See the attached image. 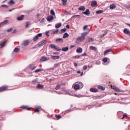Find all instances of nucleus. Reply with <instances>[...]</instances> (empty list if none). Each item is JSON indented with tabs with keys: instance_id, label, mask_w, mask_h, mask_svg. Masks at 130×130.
Wrapping results in <instances>:
<instances>
[{
	"instance_id": "40",
	"label": "nucleus",
	"mask_w": 130,
	"mask_h": 130,
	"mask_svg": "<svg viewBox=\"0 0 130 130\" xmlns=\"http://www.w3.org/2000/svg\"><path fill=\"white\" fill-rule=\"evenodd\" d=\"M111 51V49H109L107 50H106L104 52V54H107V53H108V52H110Z\"/></svg>"
},
{
	"instance_id": "36",
	"label": "nucleus",
	"mask_w": 130,
	"mask_h": 130,
	"mask_svg": "<svg viewBox=\"0 0 130 130\" xmlns=\"http://www.w3.org/2000/svg\"><path fill=\"white\" fill-rule=\"evenodd\" d=\"M7 43V41L3 42L2 44H0L1 46V48H3L5 45H6V44Z\"/></svg>"
},
{
	"instance_id": "55",
	"label": "nucleus",
	"mask_w": 130,
	"mask_h": 130,
	"mask_svg": "<svg viewBox=\"0 0 130 130\" xmlns=\"http://www.w3.org/2000/svg\"><path fill=\"white\" fill-rule=\"evenodd\" d=\"M75 96L76 97L78 98H80L82 97V96H81V95H77V94H75Z\"/></svg>"
},
{
	"instance_id": "8",
	"label": "nucleus",
	"mask_w": 130,
	"mask_h": 130,
	"mask_svg": "<svg viewBox=\"0 0 130 130\" xmlns=\"http://www.w3.org/2000/svg\"><path fill=\"white\" fill-rule=\"evenodd\" d=\"M49 57H47L45 56H43L40 59V61H47V60H49Z\"/></svg>"
},
{
	"instance_id": "3",
	"label": "nucleus",
	"mask_w": 130,
	"mask_h": 130,
	"mask_svg": "<svg viewBox=\"0 0 130 130\" xmlns=\"http://www.w3.org/2000/svg\"><path fill=\"white\" fill-rule=\"evenodd\" d=\"M57 94H58L59 95L64 94V95H71V93L69 92L67 90L63 89L62 90V91H56Z\"/></svg>"
},
{
	"instance_id": "51",
	"label": "nucleus",
	"mask_w": 130,
	"mask_h": 130,
	"mask_svg": "<svg viewBox=\"0 0 130 130\" xmlns=\"http://www.w3.org/2000/svg\"><path fill=\"white\" fill-rule=\"evenodd\" d=\"M59 64V63H55L54 64V68H57V66Z\"/></svg>"
},
{
	"instance_id": "9",
	"label": "nucleus",
	"mask_w": 130,
	"mask_h": 130,
	"mask_svg": "<svg viewBox=\"0 0 130 130\" xmlns=\"http://www.w3.org/2000/svg\"><path fill=\"white\" fill-rule=\"evenodd\" d=\"M87 31H88L87 32H84L81 34V36L82 37H84V39H86V36H87V35H88V33H89L90 29H87Z\"/></svg>"
},
{
	"instance_id": "60",
	"label": "nucleus",
	"mask_w": 130,
	"mask_h": 130,
	"mask_svg": "<svg viewBox=\"0 0 130 130\" xmlns=\"http://www.w3.org/2000/svg\"><path fill=\"white\" fill-rule=\"evenodd\" d=\"M76 108H74L73 110H69V111H73V110H76Z\"/></svg>"
},
{
	"instance_id": "4",
	"label": "nucleus",
	"mask_w": 130,
	"mask_h": 130,
	"mask_svg": "<svg viewBox=\"0 0 130 130\" xmlns=\"http://www.w3.org/2000/svg\"><path fill=\"white\" fill-rule=\"evenodd\" d=\"M49 46L50 48H54V49H56V50H57L58 51L61 50V49H60V48L56 46V45L54 44H50Z\"/></svg>"
},
{
	"instance_id": "57",
	"label": "nucleus",
	"mask_w": 130,
	"mask_h": 130,
	"mask_svg": "<svg viewBox=\"0 0 130 130\" xmlns=\"http://www.w3.org/2000/svg\"><path fill=\"white\" fill-rule=\"evenodd\" d=\"M74 66H75V68H77V67H78V63H77L76 62H75Z\"/></svg>"
},
{
	"instance_id": "29",
	"label": "nucleus",
	"mask_w": 130,
	"mask_h": 130,
	"mask_svg": "<svg viewBox=\"0 0 130 130\" xmlns=\"http://www.w3.org/2000/svg\"><path fill=\"white\" fill-rule=\"evenodd\" d=\"M61 26V23H58L55 24V27L57 29V28H59Z\"/></svg>"
},
{
	"instance_id": "31",
	"label": "nucleus",
	"mask_w": 130,
	"mask_h": 130,
	"mask_svg": "<svg viewBox=\"0 0 130 130\" xmlns=\"http://www.w3.org/2000/svg\"><path fill=\"white\" fill-rule=\"evenodd\" d=\"M78 10H79V11H85V10H86V8H85L84 6H81L78 8Z\"/></svg>"
},
{
	"instance_id": "41",
	"label": "nucleus",
	"mask_w": 130,
	"mask_h": 130,
	"mask_svg": "<svg viewBox=\"0 0 130 130\" xmlns=\"http://www.w3.org/2000/svg\"><path fill=\"white\" fill-rule=\"evenodd\" d=\"M50 14L52 16H55V12H54V11L53 10H51L50 11Z\"/></svg>"
},
{
	"instance_id": "49",
	"label": "nucleus",
	"mask_w": 130,
	"mask_h": 130,
	"mask_svg": "<svg viewBox=\"0 0 130 130\" xmlns=\"http://www.w3.org/2000/svg\"><path fill=\"white\" fill-rule=\"evenodd\" d=\"M1 7L2 8H9V6L6 5H1Z\"/></svg>"
},
{
	"instance_id": "22",
	"label": "nucleus",
	"mask_w": 130,
	"mask_h": 130,
	"mask_svg": "<svg viewBox=\"0 0 130 130\" xmlns=\"http://www.w3.org/2000/svg\"><path fill=\"white\" fill-rule=\"evenodd\" d=\"M61 50L64 52L69 51V47H63L61 48Z\"/></svg>"
},
{
	"instance_id": "42",
	"label": "nucleus",
	"mask_w": 130,
	"mask_h": 130,
	"mask_svg": "<svg viewBox=\"0 0 130 130\" xmlns=\"http://www.w3.org/2000/svg\"><path fill=\"white\" fill-rule=\"evenodd\" d=\"M67 31V28H62L60 30V33H64Z\"/></svg>"
},
{
	"instance_id": "23",
	"label": "nucleus",
	"mask_w": 130,
	"mask_h": 130,
	"mask_svg": "<svg viewBox=\"0 0 130 130\" xmlns=\"http://www.w3.org/2000/svg\"><path fill=\"white\" fill-rule=\"evenodd\" d=\"M21 108L23 109H26L27 110H31V108H28V106H22L21 107Z\"/></svg>"
},
{
	"instance_id": "56",
	"label": "nucleus",
	"mask_w": 130,
	"mask_h": 130,
	"mask_svg": "<svg viewBox=\"0 0 130 130\" xmlns=\"http://www.w3.org/2000/svg\"><path fill=\"white\" fill-rule=\"evenodd\" d=\"M48 33H49V32H46V36H48V37H49L50 35H49V34H48Z\"/></svg>"
},
{
	"instance_id": "35",
	"label": "nucleus",
	"mask_w": 130,
	"mask_h": 130,
	"mask_svg": "<svg viewBox=\"0 0 130 130\" xmlns=\"http://www.w3.org/2000/svg\"><path fill=\"white\" fill-rule=\"evenodd\" d=\"M98 89H101L103 91H104V90H105V87H104L101 85L98 86Z\"/></svg>"
},
{
	"instance_id": "18",
	"label": "nucleus",
	"mask_w": 130,
	"mask_h": 130,
	"mask_svg": "<svg viewBox=\"0 0 130 130\" xmlns=\"http://www.w3.org/2000/svg\"><path fill=\"white\" fill-rule=\"evenodd\" d=\"M90 92H93V93H97L98 92V89L97 88H91L90 89Z\"/></svg>"
},
{
	"instance_id": "5",
	"label": "nucleus",
	"mask_w": 130,
	"mask_h": 130,
	"mask_svg": "<svg viewBox=\"0 0 130 130\" xmlns=\"http://www.w3.org/2000/svg\"><path fill=\"white\" fill-rule=\"evenodd\" d=\"M46 44V40H42L41 42L39 43L37 45V47H40L41 46H43V45H45Z\"/></svg>"
},
{
	"instance_id": "44",
	"label": "nucleus",
	"mask_w": 130,
	"mask_h": 130,
	"mask_svg": "<svg viewBox=\"0 0 130 130\" xmlns=\"http://www.w3.org/2000/svg\"><path fill=\"white\" fill-rule=\"evenodd\" d=\"M103 13V10H99L96 12V14H102Z\"/></svg>"
},
{
	"instance_id": "37",
	"label": "nucleus",
	"mask_w": 130,
	"mask_h": 130,
	"mask_svg": "<svg viewBox=\"0 0 130 130\" xmlns=\"http://www.w3.org/2000/svg\"><path fill=\"white\" fill-rule=\"evenodd\" d=\"M42 71H43V69H37L34 71V73H39L40 72H42Z\"/></svg>"
},
{
	"instance_id": "26",
	"label": "nucleus",
	"mask_w": 130,
	"mask_h": 130,
	"mask_svg": "<svg viewBox=\"0 0 130 130\" xmlns=\"http://www.w3.org/2000/svg\"><path fill=\"white\" fill-rule=\"evenodd\" d=\"M89 49H90V50H94L95 51L97 50V48L93 46H90L89 47Z\"/></svg>"
},
{
	"instance_id": "61",
	"label": "nucleus",
	"mask_w": 130,
	"mask_h": 130,
	"mask_svg": "<svg viewBox=\"0 0 130 130\" xmlns=\"http://www.w3.org/2000/svg\"><path fill=\"white\" fill-rule=\"evenodd\" d=\"M53 54H59V52H53Z\"/></svg>"
},
{
	"instance_id": "24",
	"label": "nucleus",
	"mask_w": 130,
	"mask_h": 130,
	"mask_svg": "<svg viewBox=\"0 0 130 130\" xmlns=\"http://www.w3.org/2000/svg\"><path fill=\"white\" fill-rule=\"evenodd\" d=\"M116 8V6L114 4H112L110 6V10H113V9H115Z\"/></svg>"
},
{
	"instance_id": "20",
	"label": "nucleus",
	"mask_w": 130,
	"mask_h": 130,
	"mask_svg": "<svg viewBox=\"0 0 130 130\" xmlns=\"http://www.w3.org/2000/svg\"><path fill=\"white\" fill-rule=\"evenodd\" d=\"M8 89V86H3L2 87H0V92L2 91H5V90H7Z\"/></svg>"
},
{
	"instance_id": "33",
	"label": "nucleus",
	"mask_w": 130,
	"mask_h": 130,
	"mask_svg": "<svg viewBox=\"0 0 130 130\" xmlns=\"http://www.w3.org/2000/svg\"><path fill=\"white\" fill-rule=\"evenodd\" d=\"M9 6H12L13 5H15V2L13 0H11L9 3H8Z\"/></svg>"
},
{
	"instance_id": "45",
	"label": "nucleus",
	"mask_w": 130,
	"mask_h": 130,
	"mask_svg": "<svg viewBox=\"0 0 130 130\" xmlns=\"http://www.w3.org/2000/svg\"><path fill=\"white\" fill-rule=\"evenodd\" d=\"M55 117L56 118H57V119H60V118H61V116L59 115H56Z\"/></svg>"
},
{
	"instance_id": "50",
	"label": "nucleus",
	"mask_w": 130,
	"mask_h": 130,
	"mask_svg": "<svg viewBox=\"0 0 130 130\" xmlns=\"http://www.w3.org/2000/svg\"><path fill=\"white\" fill-rule=\"evenodd\" d=\"M81 56H82V55H76L75 56H74V57H75V58H80V57H81Z\"/></svg>"
},
{
	"instance_id": "21",
	"label": "nucleus",
	"mask_w": 130,
	"mask_h": 130,
	"mask_svg": "<svg viewBox=\"0 0 130 130\" xmlns=\"http://www.w3.org/2000/svg\"><path fill=\"white\" fill-rule=\"evenodd\" d=\"M37 88L38 89H43V88H44V86H43V85H41L40 84H38L37 85Z\"/></svg>"
},
{
	"instance_id": "2",
	"label": "nucleus",
	"mask_w": 130,
	"mask_h": 130,
	"mask_svg": "<svg viewBox=\"0 0 130 130\" xmlns=\"http://www.w3.org/2000/svg\"><path fill=\"white\" fill-rule=\"evenodd\" d=\"M78 83H75L73 84V88L74 90H79V89L80 88V89H82L83 87H84V84L82 83L81 82H77Z\"/></svg>"
},
{
	"instance_id": "7",
	"label": "nucleus",
	"mask_w": 130,
	"mask_h": 130,
	"mask_svg": "<svg viewBox=\"0 0 130 130\" xmlns=\"http://www.w3.org/2000/svg\"><path fill=\"white\" fill-rule=\"evenodd\" d=\"M42 36V33H40L38 35H36V36H35L34 38V41H37L38 39H39V37H41Z\"/></svg>"
},
{
	"instance_id": "15",
	"label": "nucleus",
	"mask_w": 130,
	"mask_h": 130,
	"mask_svg": "<svg viewBox=\"0 0 130 130\" xmlns=\"http://www.w3.org/2000/svg\"><path fill=\"white\" fill-rule=\"evenodd\" d=\"M82 14H84L86 16H89V15H90V10H89V9H86L85 12H82Z\"/></svg>"
},
{
	"instance_id": "53",
	"label": "nucleus",
	"mask_w": 130,
	"mask_h": 130,
	"mask_svg": "<svg viewBox=\"0 0 130 130\" xmlns=\"http://www.w3.org/2000/svg\"><path fill=\"white\" fill-rule=\"evenodd\" d=\"M12 31H13V28H10L7 30V32H12Z\"/></svg>"
},
{
	"instance_id": "48",
	"label": "nucleus",
	"mask_w": 130,
	"mask_h": 130,
	"mask_svg": "<svg viewBox=\"0 0 130 130\" xmlns=\"http://www.w3.org/2000/svg\"><path fill=\"white\" fill-rule=\"evenodd\" d=\"M87 69H88V67L86 65H85L83 66V69L84 70V71H86V70H87Z\"/></svg>"
},
{
	"instance_id": "12",
	"label": "nucleus",
	"mask_w": 130,
	"mask_h": 130,
	"mask_svg": "<svg viewBox=\"0 0 130 130\" xmlns=\"http://www.w3.org/2000/svg\"><path fill=\"white\" fill-rule=\"evenodd\" d=\"M55 41L57 43H60V42H63V38H57L55 40Z\"/></svg>"
},
{
	"instance_id": "38",
	"label": "nucleus",
	"mask_w": 130,
	"mask_h": 130,
	"mask_svg": "<svg viewBox=\"0 0 130 130\" xmlns=\"http://www.w3.org/2000/svg\"><path fill=\"white\" fill-rule=\"evenodd\" d=\"M55 89V90H59V89H60V84H57Z\"/></svg>"
},
{
	"instance_id": "1",
	"label": "nucleus",
	"mask_w": 130,
	"mask_h": 130,
	"mask_svg": "<svg viewBox=\"0 0 130 130\" xmlns=\"http://www.w3.org/2000/svg\"><path fill=\"white\" fill-rule=\"evenodd\" d=\"M25 72L27 74H30L29 76H32V73H33V64H29L26 68L24 69Z\"/></svg>"
},
{
	"instance_id": "39",
	"label": "nucleus",
	"mask_w": 130,
	"mask_h": 130,
	"mask_svg": "<svg viewBox=\"0 0 130 130\" xmlns=\"http://www.w3.org/2000/svg\"><path fill=\"white\" fill-rule=\"evenodd\" d=\"M31 25V23L29 22H26V25H25V27L26 28H28V27Z\"/></svg>"
},
{
	"instance_id": "10",
	"label": "nucleus",
	"mask_w": 130,
	"mask_h": 130,
	"mask_svg": "<svg viewBox=\"0 0 130 130\" xmlns=\"http://www.w3.org/2000/svg\"><path fill=\"white\" fill-rule=\"evenodd\" d=\"M24 18H25V16L24 15H22L20 16H18L17 17V21H23L24 20Z\"/></svg>"
},
{
	"instance_id": "16",
	"label": "nucleus",
	"mask_w": 130,
	"mask_h": 130,
	"mask_svg": "<svg viewBox=\"0 0 130 130\" xmlns=\"http://www.w3.org/2000/svg\"><path fill=\"white\" fill-rule=\"evenodd\" d=\"M41 110V106H39L36 108L35 112H39Z\"/></svg>"
},
{
	"instance_id": "47",
	"label": "nucleus",
	"mask_w": 130,
	"mask_h": 130,
	"mask_svg": "<svg viewBox=\"0 0 130 130\" xmlns=\"http://www.w3.org/2000/svg\"><path fill=\"white\" fill-rule=\"evenodd\" d=\"M57 33H58V29H56L53 31V34H57Z\"/></svg>"
},
{
	"instance_id": "14",
	"label": "nucleus",
	"mask_w": 130,
	"mask_h": 130,
	"mask_svg": "<svg viewBox=\"0 0 130 130\" xmlns=\"http://www.w3.org/2000/svg\"><path fill=\"white\" fill-rule=\"evenodd\" d=\"M77 53H82L83 52V49L81 47H78L76 50Z\"/></svg>"
},
{
	"instance_id": "11",
	"label": "nucleus",
	"mask_w": 130,
	"mask_h": 130,
	"mask_svg": "<svg viewBox=\"0 0 130 130\" xmlns=\"http://www.w3.org/2000/svg\"><path fill=\"white\" fill-rule=\"evenodd\" d=\"M28 44H29V41L25 40L22 42L21 45H23V46H27V45H28Z\"/></svg>"
},
{
	"instance_id": "19",
	"label": "nucleus",
	"mask_w": 130,
	"mask_h": 130,
	"mask_svg": "<svg viewBox=\"0 0 130 130\" xmlns=\"http://www.w3.org/2000/svg\"><path fill=\"white\" fill-rule=\"evenodd\" d=\"M59 56H54V55H52L51 56V58L53 59V60H55V59H59Z\"/></svg>"
},
{
	"instance_id": "64",
	"label": "nucleus",
	"mask_w": 130,
	"mask_h": 130,
	"mask_svg": "<svg viewBox=\"0 0 130 130\" xmlns=\"http://www.w3.org/2000/svg\"><path fill=\"white\" fill-rule=\"evenodd\" d=\"M73 17H79L80 18V15H74V16H73Z\"/></svg>"
},
{
	"instance_id": "13",
	"label": "nucleus",
	"mask_w": 130,
	"mask_h": 130,
	"mask_svg": "<svg viewBox=\"0 0 130 130\" xmlns=\"http://www.w3.org/2000/svg\"><path fill=\"white\" fill-rule=\"evenodd\" d=\"M123 32L125 34H128L129 36H130V31L127 28H124L123 30Z\"/></svg>"
},
{
	"instance_id": "27",
	"label": "nucleus",
	"mask_w": 130,
	"mask_h": 130,
	"mask_svg": "<svg viewBox=\"0 0 130 130\" xmlns=\"http://www.w3.org/2000/svg\"><path fill=\"white\" fill-rule=\"evenodd\" d=\"M87 40H88V41L86 42L87 43H88L89 42H93V41H94V39H93L92 38H88Z\"/></svg>"
},
{
	"instance_id": "54",
	"label": "nucleus",
	"mask_w": 130,
	"mask_h": 130,
	"mask_svg": "<svg viewBox=\"0 0 130 130\" xmlns=\"http://www.w3.org/2000/svg\"><path fill=\"white\" fill-rule=\"evenodd\" d=\"M85 55H87V53L84 52V53L82 54V56H85Z\"/></svg>"
},
{
	"instance_id": "32",
	"label": "nucleus",
	"mask_w": 130,
	"mask_h": 130,
	"mask_svg": "<svg viewBox=\"0 0 130 130\" xmlns=\"http://www.w3.org/2000/svg\"><path fill=\"white\" fill-rule=\"evenodd\" d=\"M68 37H69V34H68V32H66L63 34L62 38H68Z\"/></svg>"
},
{
	"instance_id": "6",
	"label": "nucleus",
	"mask_w": 130,
	"mask_h": 130,
	"mask_svg": "<svg viewBox=\"0 0 130 130\" xmlns=\"http://www.w3.org/2000/svg\"><path fill=\"white\" fill-rule=\"evenodd\" d=\"M84 40H85L84 38L81 36L77 38L76 43H78V42H82L84 41Z\"/></svg>"
},
{
	"instance_id": "17",
	"label": "nucleus",
	"mask_w": 130,
	"mask_h": 130,
	"mask_svg": "<svg viewBox=\"0 0 130 130\" xmlns=\"http://www.w3.org/2000/svg\"><path fill=\"white\" fill-rule=\"evenodd\" d=\"M47 20L48 22H50V21H52V20H53V16L51 15L48 16L47 18Z\"/></svg>"
},
{
	"instance_id": "25",
	"label": "nucleus",
	"mask_w": 130,
	"mask_h": 130,
	"mask_svg": "<svg viewBox=\"0 0 130 130\" xmlns=\"http://www.w3.org/2000/svg\"><path fill=\"white\" fill-rule=\"evenodd\" d=\"M114 90H115V91H116V92H122V90H121V89H119V88H118V87H113Z\"/></svg>"
},
{
	"instance_id": "58",
	"label": "nucleus",
	"mask_w": 130,
	"mask_h": 130,
	"mask_svg": "<svg viewBox=\"0 0 130 130\" xmlns=\"http://www.w3.org/2000/svg\"><path fill=\"white\" fill-rule=\"evenodd\" d=\"M66 28H67V29H70V25H69V24H67V25H66Z\"/></svg>"
},
{
	"instance_id": "34",
	"label": "nucleus",
	"mask_w": 130,
	"mask_h": 130,
	"mask_svg": "<svg viewBox=\"0 0 130 130\" xmlns=\"http://www.w3.org/2000/svg\"><path fill=\"white\" fill-rule=\"evenodd\" d=\"M103 61L104 62V63H105L106 62H107V61H108V63H109V61H108V59L106 57H105L103 59Z\"/></svg>"
},
{
	"instance_id": "52",
	"label": "nucleus",
	"mask_w": 130,
	"mask_h": 130,
	"mask_svg": "<svg viewBox=\"0 0 130 130\" xmlns=\"http://www.w3.org/2000/svg\"><path fill=\"white\" fill-rule=\"evenodd\" d=\"M88 28V25H85L83 27V30H86V29H87Z\"/></svg>"
},
{
	"instance_id": "62",
	"label": "nucleus",
	"mask_w": 130,
	"mask_h": 130,
	"mask_svg": "<svg viewBox=\"0 0 130 130\" xmlns=\"http://www.w3.org/2000/svg\"><path fill=\"white\" fill-rule=\"evenodd\" d=\"M125 116H126V115L124 114V115H123V117L122 118V119H123V118H124V117H125Z\"/></svg>"
},
{
	"instance_id": "59",
	"label": "nucleus",
	"mask_w": 130,
	"mask_h": 130,
	"mask_svg": "<svg viewBox=\"0 0 130 130\" xmlns=\"http://www.w3.org/2000/svg\"><path fill=\"white\" fill-rule=\"evenodd\" d=\"M96 64H100V61H97L96 62Z\"/></svg>"
},
{
	"instance_id": "28",
	"label": "nucleus",
	"mask_w": 130,
	"mask_h": 130,
	"mask_svg": "<svg viewBox=\"0 0 130 130\" xmlns=\"http://www.w3.org/2000/svg\"><path fill=\"white\" fill-rule=\"evenodd\" d=\"M91 7H95V6H97V2H96V1H92L91 2Z\"/></svg>"
},
{
	"instance_id": "30",
	"label": "nucleus",
	"mask_w": 130,
	"mask_h": 130,
	"mask_svg": "<svg viewBox=\"0 0 130 130\" xmlns=\"http://www.w3.org/2000/svg\"><path fill=\"white\" fill-rule=\"evenodd\" d=\"M8 23H9V21L8 20H6L0 23V24H1V25H6V24H8Z\"/></svg>"
},
{
	"instance_id": "63",
	"label": "nucleus",
	"mask_w": 130,
	"mask_h": 130,
	"mask_svg": "<svg viewBox=\"0 0 130 130\" xmlns=\"http://www.w3.org/2000/svg\"><path fill=\"white\" fill-rule=\"evenodd\" d=\"M17 32V30L14 29V31H13V33H16Z\"/></svg>"
},
{
	"instance_id": "43",
	"label": "nucleus",
	"mask_w": 130,
	"mask_h": 130,
	"mask_svg": "<svg viewBox=\"0 0 130 130\" xmlns=\"http://www.w3.org/2000/svg\"><path fill=\"white\" fill-rule=\"evenodd\" d=\"M61 2L63 3V6H66V5H67V2H68V0H61Z\"/></svg>"
},
{
	"instance_id": "46",
	"label": "nucleus",
	"mask_w": 130,
	"mask_h": 130,
	"mask_svg": "<svg viewBox=\"0 0 130 130\" xmlns=\"http://www.w3.org/2000/svg\"><path fill=\"white\" fill-rule=\"evenodd\" d=\"M14 52H18L19 51V48L16 47L14 50Z\"/></svg>"
}]
</instances>
